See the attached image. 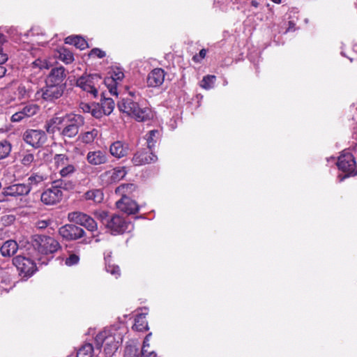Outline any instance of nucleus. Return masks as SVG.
Returning <instances> with one entry per match:
<instances>
[{"mask_svg": "<svg viewBox=\"0 0 357 357\" xmlns=\"http://www.w3.org/2000/svg\"><path fill=\"white\" fill-rule=\"evenodd\" d=\"M106 271L117 278L120 275V268L118 266L107 264L105 266Z\"/></svg>", "mask_w": 357, "mask_h": 357, "instance_id": "nucleus-42", "label": "nucleus"}, {"mask_svg": "<svg viewBox=\"0 0 357 357\" xmlns=\"http://www.w3.org/2000/svg\"><path fill=\"white\" fill-rule=\"evenodd\" d=\"M65 85L49 84L41 89L42 98L47 101H54L59 98L63 93Z\"/></svg>", "mask_w": 357, "mask_h": 357, "instance_id": "nucleus-15", "label": "nucleus"}, {"mask_svg": "<svg viewBox=\"0 0 357 357\" xmlns=\"http://www.w3.org/2000/svg\"><path fill=\"white\" fill-rule=\"evenodd\" d=\"M130 222H127L123 217L119 215H112L107 221V229L112 234H121L129 229Z\"/></svg>", "mask_w": 357, "mask_h": 357, "instance_id": "nucleus-10", "label": "nucleus"}, {"mask_svg": "<svg viewBox=\"0 0 357 357\" xmlns=\"http://www.w3.org/2000/svg\"><path fill=\"white\" fill-rule=\"evenodd\" d=\"M66 120V115L63 116H54L50 119V121L52 122V125L55 126L58 131H59L60 135H61V129L63 126V121Z\"/></svg>", "mask_w": 357, "mask_h": 357, "instance_id": "nucleus-37", "label": "nucleus"}, {"mask_svg": "<svg viewBox=\"0 0 357 357\" xmlns=\"http://www.w3.org/2000/svg\"><path fill=\"white\" fill-rule=\"evenodd\" d=\"M136 186L132 183L123 184L119 186L116 189L117 191L122 192L123 193H130L134 191Z\"/></svg>", "mask_w": 357, "mask_h": 357, "instance_id": "nucleus-43", "label": "nucleus"}, {"mask_svg": "<svg viewBox=\"0 0 357 357\" xmlns=\"http://www.w3.org/2000/svg\"><path fill=\"white\" fill-rule=\"evenodd\" d=\"M38 111V107L36 105L29 104L24 105L12 115L10 120L12 122H20L34 116Z\"/></svg>", "mask_w": 357, "mask_h": 357, "instance_id": "nucleus-16", "label": "nucleus"}, {"mask_svg": "<svg viewBox=\"0 0 357 357\" xmlns=\"http://www.w3.org/2000/svg\"><path fill=\"white\" fill-rule=\"evenodd\" d=\"M165 73L162 68H155L151 70L147 77V84L149 87H158L165 80Z\"/></svg>", "mask_w": 357, "mask_h": 357, "instance_id": "nucleus-23", "label": "nucleus"}, {"mask_svg": "<svg viewBox=\"0 0 357 357\" xmlns=\"http://www.w3.org/2000/svg\"><path fill=\"white\" fill-rule=\"evenodd\" d=\"M84 124V119L82 116L75 114L66 115V120L63 121V126L61 129V137L63 139H71L75 137L79 131V129Z\"/></svg>", "mask_w": 357, "mask_h": 357, "instance_id": "nucleus-5", "label": "nucleus"}, {"mask_svg": "<svg viewBox=\"0 0 357 357\" xmlns=\"http://www.w3.org/2000/svg\"><path fill=\"white\" fill-rule=\"evenodd\" d=\"M215 81V76L214 75H206L204 76L200 82L201 87L205 89H210L213 87L214 82Z\"/></svg>", "mask_w": 357, "mask_h": 357, "instance_id": "nucleus-35", "label": "nucleus"}, {"mask_svg": "<svg viewBox=\"0 0 357 357\" xmlns=\"http://www.w3.org/2000/svg\"><path fill=\"white\" fill-rule=\"evenodd\" d=\"M12 150V145L7 140L0 141V160L7 158Z\"/></svg>", "mask_w": 357, "mask_h": 357, "instance_id": "nucleus-31", "label": "nucleus"}, {"mask_svg": "<svg viewBox=\"0 0 357 357\" xmlns=\"http://www.w3.org/2000/svg\"><path fill=\"white\" fill-rule=\"evenodd\" d=\"M68 219L71 222H75V224L84 227L90 231H95L98 229L97 223L93 218L79 211L69 213Z\"/></svg>", "mask_w": 357, "mask_h": 357, "instance_id": "nucleus-9", "label": "nucleus"}, {"mask_svg": "<svg viewBox=\"0 0 357 357\" xmlns=\"http://www.w3.org/2000/svg\"><path fill=\"white\" fill-rule=\"evenodd\" d=\"M125 357H139L138 349L135 345L126 346L124 351Z\"/></svg>", "mask_w": 357, "mask_h": 357, "instance_id": "nucleus-39", "label": "nucleus"}, {"mask_svg": "<svg viewBox=\"0 0 357 357\" xmlns=\"http://www.w3.org/2000/svg\"><path fill=\"white\" fill-rule=\"evenodd\" d=\"M34 161V155L29 151H26L21 155L20 162L25 167H30Z\"/></svg>", "mask_w": 357, "mask_h": 357, "instance_id": "nucleus-36", "label": "nucleus"}, {"mask_svg": "<svg viewBox=\"0 0 357 357\" xmlns=\"http://www.w3.org/2000/svg\"><path fill=\"white\" fill-rule=\"evenodd\" d=\"M7 60V54L3 52L2 48L0 47V65L2 66Z\"/></svg>", "mask_w": 357, "mask_h": 357, "instance_id": "nucleus-51", "label": "nucleus"}, {"mask_svg": "<svg viewBox=\"0 0 357 357\" xmlns=\"http://www.w3.org/2000/svg\"><path fill=\"white\" fill-rule=\"evenodd\" d=\"M206 50L205 49H202L200 50L199 55H195L193 56V60L196 62H199L200 59H204L206 56Z\"/></svg>", "mask_w": 357, "mask_h": 357, "instance_id": "nucleus-49", "label": "nucleus"}, {"mask_svg": "<svg viewBox=\"0 0 357 357\" xmlns=\"http://www.w3.org/2000/svg\"><path fill=\"white\" fill-rule=\"evenodd\" d=\"M52 188L45 190L40 195L41 202L45 205H54L59 203L63 196L61 189L72 190L75 185L72 181L58 179L53 182Z\"/></svg>", "mask_w": 357, "mask_h": 357, "instance_id": "nucleus-1", "label": "nucleus"}, {"mask_svg": "<svg viewBox=\"0 0 357 357\" xmlns=\"http://www.w3.org/2000/svg\"><path fill=\"white\" fill-rule=\"evenodd\" d=\"M142 347H149V343L147 340H144Z\"/></svg>", "mask_w": 357, "mask_h": 357, "instance_id": "nucleus-58", "label": "nucleus"}, {"mask_svg": "<svg viewBox=\"0 0 357 357\" xmlns=\"http://www.w3.org/2000/svg\"><path fill=\"white\" fill-rule=\"evenodd\" d=\"M294 26H295V24L291 22V21H289V27H288V31H291V30H294Z\"/></svg>", "mask_w": 357, "mask_h": 357, "instance_id": "nucleus-55", "label": "nucleus"}, {"mask_svg": "<svg viewBox=\"0 0 357 357\" xmlns=\"http://www.w3.org/2000/svg\"><path fill=\"white\" fill-rule=\"evenodd\" d=\"M159 135V132L156 130L149 131L146 135L147 148L151 151L155 146L156 142L157 136Z\"/></svg>", "mask_w": 357, "mask_h": 357, "instance_id": "nucleus-33", "label": "nucleus"}, {"mask_svg": "<svg viewBox=\"0 0 357 357\" xmlns=\"http://www.w3.org/2000/svg\"><path fill=\"white\" fill-rule=\"evenodd\" d=\"M45 177L43 175L34 173L32 174L26 181V185L29 188V192L31 190L36 187H38L40 184H41L44 180Z\"/></svg>", "mask_w": 357, "mask_h": 357, "instance_id": "nucleus-27", "label": "nucleus"}, {"mask_svg": "<svg viewBox=\"0 0 357 357\" xmlns=\"http://www.w3.org/2000/svg\"><path fill=\"white\" fill-rule=\"evenodd\" d=\"M151 335V333L148 334V335L146 336V337H145V339H144V340H147V342H149Z\"/></svg>", "mask_w": 357, "mask_h": 357, "instance_id": "nucleus-59", "label": "nucleus"}, {"mask_svg": "<svg viewBox=\"0 0 357 357\" xmlns=\"http://www.w3.org/2000/svg\"><path fill=\"white\" fill-rule=\"evenodd\" d=\"M94 216L96 219L99 220L103 225L107 226V221L110 219L108 213L105 211H97L94 213Z\"/></svg>", "mask_w": 357, "mask_h": 357, "instance_id": "nucleus-38", "label": "nucleus"}, {"mask_svg": "<svg viewBox=\"0 0 357 357\" xmlns=\"http://www.w3.org/2000/svg\"><path fill=\"white\" fill-rule=\"evenodd\" d=\"M148 347H142L141 350V353L139 354V357H149L152 354H154L153 351H149L147 349Z\"/></svg>", "mask_w": 357, "mask_h": 357, "instance_id": "nucleus-50", "label": "nucleus"}, {"mask_svg": "<svg viewBox=\"0 0 357 357\" xmlns=\"http://www.w3.org/2000/svg\"><path fill=\"white\" fill-rule=\"evenodd\" d=\"M145 314L142 313L137 315L135 319V324L132 328L137 331H143L148 330V323L146 320Z\"/></svg>", "mask_w": 357, "mask_h": 357, "instance_id": "nucleus-29", "label": "nucleus"}, {"mask_svg": "<svg viewBox=\"0 0 357 357\" xmlns=\"http://www.w3.org/2000/svg\"><path fill=\"white\" fill-rule=\"evenodd\" d=\"M50 223V220H39L36 222L35 227L38 229H44L47 228Z\"/></svg>", "mask_w": 357, "mask_h": 357, "instance_id": "nucleus-45", "label": "nucleus"}, {"mask_svg": "<svg viewBox=\"0 0 357 357\" xmlns=\"http://www.w3.org/2000/svg\"><path fill=\"white\" fill-rule=\"evenodd\" d=\"M60 59L66 63H70L73 61V54L66 50H63V52L60 53Z\"/></svg>", "mask_w": 357, "mask_h": 357, "instance_id": "nucleus-41", "label": "nucleus"}, {"mask_svg": "<svg viewBox=\"0 0 357 357\" xmlns=\"http://www.w3.org/2000/svg\"><path fill=\"white\" fill-rule=\"evenodd\" d=\"M119 340L120 337L116 338L109 331L105 330L96 335L95 341L98 348L104 347L106 357H111L119 348Z\"/></svg>", "mask_w": 357, "mask_h": 357, "instance_id": "nucleus-3", "label": "nucleus"}, {"mask_svg": "<svg viewBox=\"0 0 357 357\" xmlns=\"http://www.w3.org/2000/svg\"><path fill=\"white\" fill-rule=\"evenodd\" d=\"M13 264L24 276L32 275L36 271L35 262L29 257L17 255L13 259Z\"/></svg>", "mask_w": 357, "mask_h": 357, "instance_id": "nucleus-11", "label": "nucleus"}, {"mask_svg": "<svg viewBox=\"0 0 357 357\" xmlns=\"http://www.w3.org/2000/svg\"><path fill=\"white\" fill-rule=\"evenodd\" d=\"M18 248V244L15 241L8 240L1 246L0 252L3 257H10L17 252Z\"/></svg>", "mask_w": 357, "mask_h": 357, "instance_id": "nucleus-26", "label": "nucleus"}, {"mask_svg": "<svg viewBox=\"0 0 357 357\" xmlns=\"http://www.w3.org/2000/svg\"><path fill=\"white\" fill-rule=\"evenodd\" d=\"M123 77H124L123 73L121 71H118L116 73L115 72L114 75H112V77L111 78H107L102 82H105V84L106 85L109 86L111 84V83L115 82L116 81H121L123 79Z\"/></svg>", "mask_w": 357, "mask_h": 357, "instance_id": "nucleus-40", "label": "nucleus"}, {"mask_svg": "<svg viewBox=\"0 0 357 357\" xmlns=\"http://www.w3.org/2000/svg\"><path fill=\"white\" fill-rule=\"evenodd\" d=\"M32 92L29 83L20 84L14 91L15 98L19 100H26L31 97Z\"/></svg>", "mask_w": 357, "mask_h": 357, "instance_id": "nucleus-25", "label": "nucleus"}, {"mask_svg": "<svg viewBox=\"0 0 357 357\" xmlns=\"http://www.w3.org/2000/svg\"><path fill=\"white\" fill-rule=\"evenodd\" d=\"M337 165L340 170L347 173V175H345L342 177H340V176H339V177L340 178V181H342L346 177L349 176V175L355 174L356 161L354 157L351 153H346L342 154L338 158Z\"/></svg>", "mask_w": 357, "mask_h": 357, "instance_id": "nucleus-12", "label": "nucleus"}, {"mask_svg": "<svg viewBox=\"0 0 357 357\" xmlns=\"http://www.w3.org/2000/svg\"><path fill=\"white\" fill-rule=\"evenodd\" d=\"M79 261V257L75 254H72L66 259V264L72 266L77 264Z\"/></svg>", "mask_w": 357, "mask_h": 357, "instance_id": "nucleus-46", "label": "nucleus"}, {"mask_svg": "<svg viewBox=\"0 0 357 357\" xmlns=\"http://www.w3.org/2000/svg\"><path fill=\"white\" fill-rule=\"evenodd\" d=\"M85 199L92 200L95 203H100L103 200V193L100 190H89L84 194Z\"/></svg>", "mask_w": 357, "mask_h": 357, "instance_id": "nucleus-30", "label": "nucleus"}, {"mask_svg": "<svg viewBox=\"0 0 357 357\" xmlns=\"http://www.w3.org/2000/svg\"><path fill=\"white\" fill-rule=\"evenodd\" d=\"M128 144L122 141H116L113 142L109 147L111 155L116 158H121L128 154Z\"/></svg>", "mask_w": 357, "mask_h": 357, "instance_id": "nucleus-24", "label": "nucleus"}, {"mask_svg": "<svg viewBox=\"0 0 357 357\" xmlns=\"http://www.w3.org/2000/svg\"><path fill=\"white\" fill-rule=\"evenodd\" d=\"M271 1L275 3H280L281 2V0H271Z\"/></svg>", "mask_w": 357, "mask_h": 357, "instance_id": "nucleus-60", "label": "nucleus"}, {"mask_svg": "<svg viewBox=\"0 0 357 357\" xmlns=\"http://www.w3.org/2000/svg\"><path fill=\"white\" fill-rule=\"evenodd\" d=\"M251 5H252V6H254V7L257 8V7H258V6H259V3H258L257 1L253 0V1H251Z\"/></svg>", "mask_w": 357, "mask_h": 357, "instance_id": "nucleus-57", "label": "nucleus"}, {"mask_svg": "<svg viewBox=\"0 0 357 357\" xmlns=\"http://www.w3.org/2000/svg\"><path fill=\"white\" fill-rule=\"evenodd\" d=\"M158 158L152 152V149L149 151L148 148L138 151L133 156L132 162L136 165H143L155 162Z\"/></svg>", "mask_w": 357, "mask_h": 357, "instance_id": "nucleus-17", "label": "nucleus"}, {"mask_svg": "<svg viewBox=\"0 0 357 357\" xmlns=\"http://www.w3.org/2000/svg\"><path fill=\"white\" fill-rule=\"evenodd\" d=\"M6 73V68L0 65V78L3 77Z\"/></svg>", "mask_w": 357, "mask_h": 357, "instance_id": "nucleus-52", "label": "nucleus"}, {"mask_svg": "<svg viewBox=\"0 0 357 357\" xmlns=\"http://www.w3.org/2000/svg\"><path fill=\"white\" fill-rule=\"evenodd\" d=\"M100 102V107L102 110L93 109L91 114L96 118H100L102 114L105 115H109L114 110L115 103L114 101L110 98H102Z\"/></svg>", "mask_w": 357, "mask_h": 357, "instance_id": "nucleus-22", "label": "nucleus"}, {"mask_svg": "<svg viewBox=\"0 0 357 357\" xmlns=\"http://www.w3.org/2000/svg\"><path fill=\"white\" fill-rule=\"evenodd\" d=\"M117 106L120 112L135 118L138 121L149 119V109L141 107L133 98H123L119 101Z\"/></svg>", "mask_w": 357, "mask_h": 357, "instance_id": "nucleus-2", "label": "nucleus"}, {"mask_svg": "<svg viewBox=\"0 0 357 357\" xmlns=\"http://www.w3.org/2000/svg\"><path fill=\"white\" fill-rule=\"evenodd\" d=\"M116 205L119 210L128 214H135L139 211L137 202L126 195H123L121 199L116 202Z\"/></svg>", "mask_w": 357, "mask_h": 357, "instance_id": "nucleus-19", "label": "nucleus"}, {"mask_svg": "<svg viewBox=\"0 0 357 357\" xmlns=\"http://www.w3.org/2000/svg\"><path fill=\"white\" fill-rule=\"evenodd\" d=\"M59 235L66 241H76L85 234L84 230L74 224H66L59 229Z\"/></svg>", "mask_w": 357, "mask_h": 357, "instance_id": "nucleus-13", "label": "nucleus"}, {"mask_svg": "<svg viewBox=\"0 0 357 357\" xmlns=\"http://www.w3.org/2000/svg\"><path fill=\"white\" fill-rule=\"evenodd\" d=\"M45 128L46 131L50 134H54L56 131H58L56 128L55 126H54L53 125H52V122L50 120L46 122V123L45 125Z\"/></svg>", "mask_w": 357, "mask_h": 357, "instance_id": "nucleus-48", "label": "nucleus"}, {"mask_svg": "<svg viewBox=\"0 0 357 357\" xmlns=\"http://www.w3.org/2000/svg\"><path fill=\"white\" fill-rule=\"evenodd\" d=\"M129 95L136 101L137 100V96H139V93L136 91H130Z\"/></svg>", "mask_w": 357, "mask_h": 357, "instance_id": "nucleus-53", "label": "nucleus"}, {"mask_svg": "<svg viewBox=\"0 0 357 357\" xmlns=\"http://www.w3.org/2000/svg\"><path fill=\"white\" fill-rule=\"evenodd\" d=\"M32 65L33 67L38 68L40 69L49 68L48 63L45 59H38L32 63Z\"/></svg>", "mask_w": 357, "mask_h": 357, "instance_id": "nucleus-44", "label": "nucleus"}, {"mask_svg": "<svg viewBox=\"0 0 357 357\" xmlns=\"http://www.w3.org/2000/svg\"><path fill=\"white\" fill-rule=\"evenodd\" d=\"M66 44L73 45L77 48L84 50L88 47L87 42L81 36H68L65 39Z\"/></svg>", "mask_w": 357, "mask_h": 357, "instance_id": "nucleus-28", "label": "nucleus"}, {"mask_svg": "<svg viewBox=\"0 0 357 357\" xmlns=\"http://www.w3.org/2000/svg\"><path fill=\"white\" fill-rule=\"evenodd\" d=\"M66 77L64 67L59 66L53 68L46 80L49 84L65 85L63 82Z\"/></svg>", "mask_w": 357, "mask_h": 357, "instance_id": "nucleus-20", "label": "nucleus"}, {"mask_svg": "<svg viewBox=\"0 0 357 357\" xmlns=\"http://www.w3.org/2000/svg\"><path fill=\"white\" fill-rule=\"evenodd\" d=\"M93 348L91 344H84L77 351V357H92Z\"/></svg>", "mask_w": 357, "mask_h": 357, "instance_id": "nucleus-34", "label": "nucleus"}, {"mask_svg": "<svg viewBox=\"0 0 357 357\" xmlns=\"http://www.w3.org/2000/svg\"><path fill=\"white\" fill-rule=\"evenodd\" d=\"M96 56L97 57L102 59L105 56L106 54L104 51L98 49V48H93L91 50L89 53V56Z\"/></svg>", "mask_w": 357, "mask_h": 357, "instance_id": "nucleus-47", "label": "nucleus"}, {"mask_svg": "<svg viewBox=\"0 0 357 357\" xmlns=\"http://www.w3.org/2000/svg\"><path fill=\"white\" fill-rule=\"evenodd\" d=\"M22 139L30 146L39 149L45 144L47 137L42 130L27 129L22 134Z\"/></svg>", "mask_w": 357, "mask_h": 357, "instance_id": "nucleus-8", "label": "nucleus"}, {"mask_svg": "<svg viewBox=\"0 0 357 357\" xmlns=\"http://www.w3.org/2000/svg\"><path fill=\"white\" fill-rule=\"evenodd\" d=\"M126 174L127 172L124 167H116L101 174L100 178L104 184L109 185L119 181L125 177Z\"/></svg>", "mask_w": 357, "mask_h": 357, "instance_id": "nucleus-14", "label": "nucleus"}, {"mask_svg": "<svg viewBox=\"0 0 357 357\" xmlns=\"http://www.w3.org/2000/svg\"><path fill=\"white\" fill-rule=\"evenodd\" d=\"M108 88H109L110 93L114 94V95H117L116 88L115 86H111V87L108 86Z\"/></svg>", "mask_w": 357, "mask_h": 357, "instance_id": "nucleus-54", "label": "nucleus"}, {"mask_svg": "<svg viewBox=\"0 0 357 357\" xmlns=\"http://www.w3.org/2000/svg\"><path fill=\"white\" fill-rule=\"evenodd\" d=\"M29 194V188L26 183H17L6 187L3 190V195L10 197L25 196Z\"/></svg>", "mask_w": 357, "mask_h": 357, "instance_id": "nucleus-18", "label": "nucleus"}, {"mask_svg": "<svg viewBox=\"0 0 357 357\" xmlns=\"http://www.w3.org/2000/svg\"><path fill=\"white\" fill-rule=\"evenodd\" d=\"M98 135V131L93 129L91 131H87L79 136V139L84 143L89 144L93 142Z\"/></svg>", "mask_w": 357, "mask_h": 357, "instance_id": "nucleus-32", "label": "nucleus"}, {"mask_svg": "<svg viewBox=\"0 0 357 357\" xmlns=\"http://www.w3.org/2000/svg\"><path fill=\"white\" fill-rule=\"evenodd\" d=\"M54 163L59 169L61 179L70 178L77 171V166L69 162V158L66 154H56L54 157Z\"/></svg>", "mask_w": 357, "mask_h": 357, "instance_id": "nucleus-7", "label": "nucleus"}, {"mask_svg": "<svg viewBox=\"0 0 357 357\" xmlns=\"http://www.w3.org/2000/svg\"><path fill=\"white\" fill-rule=\"evenodd\" d=\"M6 41V36L0 33V44H3Z\"/></svg>", "mask_w": 357, "mask_h": 357, "instance_id": "nucleus-56", "label": "nucleus"}, {"mask_svg": "<svg viewBox=\"0 0 357 357\" xmlns=\"http://www.w3.org/2000/svg\"><path fill=\"white\" fill-rule=\"evenodd\" d=\"M32 246L42 255L53 254L61 248V245L56 240L45 235H34L32 239Z\"/></svg>", "mask_w": 357, "mask_h": 357, "instance_id": "nucleus-4", "label": "nucleus"}, {"mask_svg": "<svg viewBox=\"0 0 357 357\" xmlns=\"http://www.w3.org/2000/svg\"><path fill=\"white\" fill-rule=\"evenodd\" d=\"M86 158L90 165L94 166L104 165L108 162L107 153L101 150L89 151Z\"/></svg>", "mask_w": 357, "mask_h": 357, "instance_id": "nucleus-21", "label": "nucleus"}, {"mask_svg": "<svg viewBox=\"0 0 357 357\" xmlns=\"http://www.w3.org/2000/svg\"><path fill=\"white\" fill-rule=\"evenodd\" d=\"M103 82L98 74L83 75L77 79L76 84L93 98L98 96V88Z\"/></svg>", "mask_w": 357, "mask_h": 357, "instance_id": "nucleus-6", "label": "nucleus"}]
</instances>
